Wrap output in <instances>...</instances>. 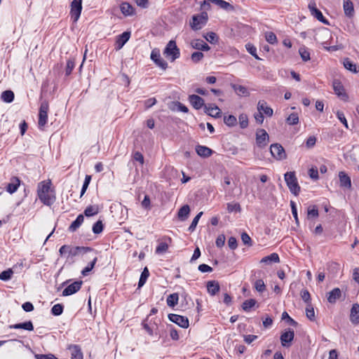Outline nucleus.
<instances>
[{
  "label": "nucleus",
  "instance_id": "obj_51",
  "mask_svg": "<svg viewBox=\"0 0 359 359\" xmlns=\"http://www.w3.org/2000/svg\"><path fill=\"white\" fill-rule=\"evenodd\" d=\"M202 215H203V212H200L194 218L191 225L189 227V231L193 232L196 229V226H197V224L198 223V221H199V219H200V218L201 217Z\"/></svg>",
  "mask_w": 359,
  "mask_h": 359
},
{
  "label": "nucleus",
  "instance_id": "obj_36",
  "mask_svg": "<svg viewBox=\"0 0 359 359\" xmlns=\"http://www.w3.org/2000/svg\"><path fill=\"white\" fill-rule=\"evenodd\" d=\"M319 216L318 210L316 205L309 206L307 210V219L311 220L313 218H317Z\"/></svg>",
  "mask_w": 359,
  "mask_h": 359
},
{
  "label": "nucleus",
  "instance_id": "obj_7",
  "mask_svg": "<svg viewBox=\"0 0 359 359\" xmlns=\"http://www.w3.org/2000/svg\"><path fill=\"white\" fill-rule=\"evenodd\" d=\"M70 15L74 22H76L82 11V0H73L71 3Z\"/></svg>",
  "mask_w": 359,
  "mask_h": 359
},
{
  "label": "nucleus",
  "instance_id": "obj_12",
  "mask_svg": "<svg viewBox=\"0 0 359 359\" xmlns=\"http://www.w3.org/2000/svg\"><path fill=\"white\" fill-rule=\"evenodd\" d=\"M168 318L171 322L176 323L181 327L187 328L189 325V320L187 317L175 313H170Z\"/></svg>",
  "mask_w": 359,
  "mask_h": 359
},
{
  "label": "nucleus",
  "instance_id": "obj_4",
  "mask_svg": "<svg viewBox=\"0 0 359 359\" xmlns=\"http://www.w3.org/2000/svg\"><path fill=\"white\" fill-rule=\"evenodd\" d=\"M208 22V13L202 12L201 14L194 15L192 17V20L190 22L191 28L197 31L203 27Z\"/></svg>",
  "mask_w": 359,
  "mask_h": 359
},
{
  "label": "nucleus",
  "instance_id": "obj_28",
  "mask_svg": "<svg viewBox=\"0 0 359 359\" xmlns=\"http://www.w3.org/2000/svg\"><path fill=\"white\" fill-rule=\"evenodd\" d=\"M343 8L346 16L352 17L353 15V4L351 0H343Z\"/></svg>",
  "mask_w": 359,
  "mask_h": 359
},
{
  "label": "nucleus",
  "instance_id": "obj_63",
  "mask_svg": "<svg viewBox=\"0 0 359 359\" xmlns=\"http://www.w3.org/2000/svg\"><path fill=\"white\" fill-rule=\"evenodd\" d=\"M34 358L36 359H58L54 355L49 354H35Z\"/></svg>",
  "mask_w": 359,
  "mask_h": 359
},
{
  "label": "nucleus",
  "instance_id": "obj_37",
  "mask_svg": "<svg viewBox=\"0 0 359 359\" xmlns=\"http://www.w3.org/2000/svg\"><path fill=\"white\" fill-rule=\"evenodd\" d=\"M1 97L5 102L10 103L14 100V93L11 90H5L1 93Z\"/></svg>",
  "mask_w": 359,
  "mask_h": 359
},
{
  "label": "nucleus",
  "instance_id": "obj_43",
  "mask_svg": "<svg viewBox=\"0 0 359 359\" xmlns=\"http://www.w3.org/2000/svg\"><path fill=\"white\" fill-rule=\"evenodd\" d=\"M224 122L226 126L233 127L236 125L237 119L236 116L233 115L225 116L224 118Z\"/></svg>",
  "mask_w": 359,
  "mask_h": 359
},
{
  "label": "nucleus",
  "instance_id": "obj_58",
  "mask_svg": "<svg viewBox=\"0 0 359 359\" xmlns=\"http://www.w3.org/2000/svg\"><path fill=\"white\" fill-rule=\"evenodd\" d=\"M204 57V55L203 53L197 51L194 52L191 55V59L194 63H197L200 62Z\"/></svg>",
  "mask_w": 359,
  "mask_h": 359
},
{
  "label": "nucleus",
  "instance_id": "obj_56",
  "mask_svg": "<svg viewBox=\"0 0 359 359\" xmlns=\"http://www.w3.org/2000/svg\"><path fill=\"white\" fill-rule=\"evenodd\" d=\"M103 231V224L102 221L98 220L93 226V232L95 234L100 233Z\"/></svg>",
  "mask_w": 359,
  "mask_h": 359
},
{
  "label": "nucleus",
  "instance_id": "obj_8",
  "mask_svg": "<svg viewBox=\"0 0 359 359\" xmlns=\"http://www.w3.org/2000/svg\"><path fill=\"white\" fill-rule=\"evenodd\" d=\"M269 142V136L264 129L259 128L256 131V144L258 147L264 148Z\"/></svg>",
  "mask_w": 359,
  "mask_h": 359
},
{
  "label": "nucleus",
  "instance_id": "obj_54",
  "mask_svg": "<svg viewBox=\"0 0 359 359\" xmlns=\"http://www.w3.org/2000/svg\"><path fill=\"white\" fill-rule=\"evenodd\" d=\"M299 53L304 61L306 62L310 60V53L305 47H301L299 49Z\"/></svg>",
  "mask_w": 359,
  "mask_h": 359
},
{
  "label": "nucleus",
  "instance_id": "obj_10",
  "mask_svg": "<svg viewBox=\"0 0 359 359\" xmlns=\"http://www.w3.org/2000/svg\"><path fill=\"white\" fill-rule=\"evenodd\" d=\"M92 249L88 247H70L67 258L71 259L72 262H74V257L83 255L87 252L91 251Z\"/></svg>",
  "mask_w": 359,
  "mask_h": 359
},
{
  "label": "nucleus",
  "instance_id": "obj_16",
  "mask_svg": "<svg viewBox=\"0 0 359 359\" xmlns=\"http://www.w3.org/2000/svg\"><path fill=\"white\" fill-rule=\"evenodd\" d=\"M257 110L262 114H265L269 117L273 116V111L272 108L267 105V103L264 100H259L257 103Z\"/></svg>",
  "mask_w": 359,
  "mask_h": 359
},
{
  "label": "nucleus",
  "instance_id": "obj_29",
  "mask_svg": "<svg viewBox=\"0 0 359 359\" xmlns=\"http://www.w3.org/2000/svg\"><path fill=\"white\" fill-rule=\"evenodd\" d=\"M11 329H24L28 331L34 330V326L32 321L29 320L22 323H17L10 325Z\"/></svg>",
  "mask_w": 359,
  "mask_h": 359
},
{
  "label": "nucleus",
  "instance_id": "obj_48",
  "mask_svg": "<svg viewBox=\"0 0 359 359\" xmlns=\"http://www.w3.org/2000/svg\"><path fill=\"white\" fill-rule=\"evenodd\" d=\"M256 304V301L253 299L245 300L242 305V308L245 311H249Z\"/></svg>",
  "mask_w": 359,
  "mask_h": 359
},
{
  "label": "nucleus",
  "instance_id": "obj_50",
  "mask_svg": "<svg viewBox=\"0 0 359 359\" xmlns=\"http://www.w3.org/2000/svg\"><path fill=\"white\" fill-rule=\"evenodd\" d=\"M75 67V62L74 59H69L67 62V67L65 69L66 76H69L72 74V70Z\"/></svg>",
  "mask_w": 359,
  "mask_h": 359
},
{
  "label": "nucleus",
  "instance_id": "obj_17",
  "mask_svg": "<svg viewBox=\"0 0 359 359\" xmlns=\"http://www.w3.org/2000/svg\"><path fill=\"white\" fill-rule=\"evenodd\" d=\"M339 178L340 187L346 189L351 188V177L344 171L339 172Z\"/></svg>",
  "mask_w": 359,
  "mask_h": 359
},
{
  "label": "nucleus",
  "instance_id": "obj_26",
  "mask_svg": "<svg viewBox=\"0 0 359 359\" xmlns=\"http://www.w3.org/2000/svg\"><path fill=\"white\" fill-rule=\"evenodd\" d=\"M219 283L215 280H210L207 283V290L211 296L215 295L219 291Z\"/></svg>",
  "mask_w": 359,
  "mask_h": 359
},
{
  "label": "nucleus",
  "instance_id": "obj_31",
  "mask_svg": "<svg viewBox=\"0 0 359 359\" xmlns=\"http://www.w3.org/2000/svg\"><path fill=\"white\" fill-rule=\"evenodd\" d=\"M208 1H210L212 4L218 6L219 8L225 11L233 10V6L224 0H208Z\"/></svg>",
  "mask_w": 359,
  "mask_h": 359
},
{
  "label": "nucleus",
  "instance_id": "obj_59",
  "mask_svg": "<svg viewBox=\"0 0 359 359\" xmlns=\"http://www.w3.org/2000/svg\"><path fill=\"white\" fill-rule=\"evenodd\" d=\"M300 295H301L302 299L306 303L307 305L309 304H311V295H310L309 292L307 290H302Z\"/></svg>",
  "mask_w": 359,
  "mask_h": 359
},
{
  "label": "nucleus",
  "instance_id": "obj_25",
  "mask_svg": "<svg viewBox=\"0 0 359 359\" xmlns=\"http://www.w3.org/2000/svg\"><path fill=\"white\" fill-rule=\"evenodd\" d=\"M121 13L125 16H131L135 15V8L128 2H123L120 6Z\"/></svg>",
  "mask_w": 359,
  "mask_h": 359
},
{
  "label": "nucleus",
  "instance_id": "obj_2",
  "mask_svg": "<svg viewBox=\"0 0 359 359\" xmlns=\"http://www.w3.org/2000/svg\"><path fill=\"white\" fill-rule=\"evenodd\" d=\"M285 181L292 194L298 196L300 192V187L294 172H287L284 175Z\"/></svg>",
  "mask_w": 359,
  "mask_h": 359
},
{
  "label": "nucleus",
  "instance_id": "obj_39",
  "mask_svg": "<svg viewBox=\"0 0 359 359\" xmlns=\"http://www.w3.org/2000/svg\"><path fill=\"white\" fill-rule=\"evenodd\" d=\"M344 67L349 70L350 72L353 73H357V66L355 63H353L352 61H351L348 58H346L344 60Z\"/></svg>",
  "mask_w": 359,
  "mask_h": 359
},
{
  "label": "nucleus",
  "instance_id": "obj_6",
  "mask_svg": "<svg viewBox=\"0 0 359 359\" xmlns=\"http://www.w3.org/2000/svg\"><path fill=\"white\" fill-rule=\"evenodd\" d=\"M270 152L272 156L278 161H282L287 158L285 149L280 144H272L270 147Z\"/></svg>",
  "mask_w": 359,
  "mask_h": 359
},
{
  "label": "nucleus",
  "instance_id": "obj_5",
  "mask_svg": "<svg viewBox=\"0 0 359 359\" xmlns=\"http://www.w3.org/2000/svg\"><path fill=\"white\" fill-rule=\"evenodd\" d=\"M49 106L46 101L41 102L39 112V127L42 128L47 123Z\"/></svg>",
  "mask_w": 359,
  "mask_h": 359
},
{
  "label": "nucleus",
  "instance_id": "obj_15",
  "mask_svg": "<svg viewBox=\"0 0 359 359\" xmlns=\"http://www.w3.org/2000/svg\"><path fill=\"white\" fill-rule=\"evenodd\" d=\"M82 283L83 282L79 280L70 284L62 291V295L69 296L76 293L81 289Z\"/></svg>",
  "mask_w": 359,
  "mask_h": 359
},
{
  "label": "nucleus",
  "instance_id": "obj_33",
  "mask_svg": "<svg viewBox=\"0 0 359 359\" xmlns=\"http://www.w3.org/2000/svg\"><path fill=\"white\" fill-rule=\"evenodd\" d=\"M83 220L84 217L83 215H78L76 219L69 226V231L72 232L76 231L83 222Z\"/></svg>",
  "mask_w": 359,
  "mask_h": 359
},
{
  "label": "nucleus",
  "instance_id": "obj_14",
  "mask_svg": "<svg viewBox=\"0 0 359 359\" xmlns=\"http://www.w3.org/2000/svg\"><path fill=\"white\" fill-rule=\"evenodd\" d=\"M309 8L311 15L314 16L318 20L324 23L325 25L329 24L328 21L324 18L322 12L316 8L315 3H310L309 4Z\"/></svg>",
  "mask_w": 359,
  "mask_h": 359
},
{
  "label": "nucleus",
  "instance_id": "obj_24",
  "mask_svg": "<svg viewBox=\"0 0 359 359\" xmlns=\"http://www.w3.org/2000/svg\"><path fill=\"white\" fill-rule=\"evenodd\" d=\"M191 46L199 50H209L210 47L208 43L201 39H195L191 42Z\"/></svg>",
  "mask_w": 359,
  "mask_h": 359
},
{
  "label": "nucleus",
  "instance_id": "obj_22",
  "mask_svg": "<svg viewBox=\"0 0 359 359\" xmlns=\"http://www.w3.org/2000/svg\"><path fill=\"white\" fill-rule=\"evenodd\" d=\"M189 100L194 108L200 109L204 105V100L198 95H191L189 96Z\"/></svg>",
  "mask_w": 359,
  "mask_h": 359
},
{
  "label": "nucleus",
  "instance_id": "obj_57",
  "mask_svg": "<svg viewBox=\"0 0 359 359\" xmlns=\"http://www.w3.org/2000/svg\"><path fill=\"white\" fill-rule=\"evenodd\" d=\"M13 275V271L11 269H8L2 271L0 273V280H8L11 278Z\"/></svg>",
  "mask_w": 359,
  "mask_h": 359
},
{
  "label": "nucleus",
  "instance_id": "obj_40",
  "mask_svg": "<svg viewBox=\"0 0 359 359\" xmlns=\"http://www.w3.org/2000/svg\"><path fill=\"white\" fill-rule=\"evenodd\" d=\"M99 212L97 205H90L88 206L84 210V215L86 217H91L97 215Z\"/></svg>",
  "mask_w": 359,
  "mask_h": 359
},
{
  "label": "nucleus",
  "instance_id": "obj_60",
  "mask_svg": "<svg viewBox=\"0 0 359 359\" xmlns=\"http://www.w3.org/2000/svg\"><path fill=\"white\" fill-rule=\"evenodd\" d=\"M338 119L344 124V126L348 128V125L346 121V118L344 116V114L342 111H338L336 114Z\"/></svg>",
  "mask_w": 359,
  "mask_h": 359
},
{
  "label": "nucleus",
  "instance_id": "obj_18",
  "mask_svg": "<svg viewBox=\"0 0 359 359\" xmlns=\"http://www.w3.org/2000/svg\"><path fill=\"white\" fill-rule=\"evenodd\" d=\"M130 36V32H124L121 34L118 35L116 41V49L120 50L123 48L125 43L129 40Z\"/></svg>",
  "mask_w": 359,
  "mask_h": 359
},
{
  "label": "nucleus",
  "instance_id": "obj_41",
  "mask_svg": "<svg viewBox=\"0 0 359 359\" xmlns=\"http://www.w3.org/2000/svg\"><path fill=\"white\" fill-rule=\"evenodd\" d=\"M97 258L95 257L93 260L88 264L87 266H86L81 271V274L83 276H86L88 275V273L92 271V269L94 268L96 262H97Z\"/></svg>",
  "mask_w": 359,
  "mask_h": 359
},
{
  "label": "nucleus",
  "instance_id": "obj_11",
  "mask_svg": "<svg viewBox=\"0 0 359 359\" xmlns=\"http://www.w3.org/2000/svg\"><path fill=\"white\" fill-rule=\"evenodd\" d=\"M151 59L154 63L163 70L168 67V63L161 57L160 50L157 48L152 50L151 53Z\"/></svg>",
  "mask_w": 359,
  "mask_h": 359
},
{
  "label": "nucleus",
  "instance_id": "obj_62",
  "mask_svg": "<svg viewBox=\"0 0 359 359\" xmlns=\"http://www.w3.org/2000/svg\"><path fill=\"white\" fill-rule=\"evenodd\" d=\"M168 248V245L165 243H161L156 249V253L161 254L165 252Z\"/></svg>",
  "mask_w": 359,
  "mask_h": 359
},
{
  "label": "nucleus",
  "instance_id": "obj_55",
  "mask_svg": "<svg viewBox=\"0 0 359 359\" xmlns=\"http://www.w3.org/2000/svg\"><path fill=\"white\" fill-rule=\"evenodd\" d=\"M63 312V306L60 304H55L51 309V313L54 316H60Z\"/></svg>",
  "mask_w": 359,
  "mask_h": 359
},
{
  "label": "nucleus",
  "instance_id": "obj_21",
  "mask_svg": "<svg viewBox=\"0 0 359 359\" xmlns=\"http://www.w3.org/2000/svg\"><path fill=\"white\" fill-rule=\"evenodd\" d=\"M68 349L71 353V359H83V355L81 348L79 345L72 344L69 346Z\"/></svg>",
  "mask_w": 359,
  "mask_h": 359
},
{
  "label": "nucleus",
  "instance_id": "obj_19",
  "mask_svg": "<svg viewBox=\"0 0 359 359\" xmlns=\"http://www.w3.org/2000/svg\"><path fill=\"white\" fill-rule=\"evenodd\" d=\"M341 297V291L339 287H335L327 294V299L330 304H335L337 300Z\"/></svg>",
  "mask_w": 359,
  "mask_h": 359
},
{
  "label": "nucleus",
  "instance_id": "obj_44",
  "mask_svg": "<svg viewBox=\"0 0 359 359\" xmlns=\"http://www.w3.org/2000/svg\"><path fill=\"white\" fill-rule=\"evenodd\" d=\"M286 122L287 124L291 125V126L297 125L299 123L298 114L297 113H292L286 118Z\"/></svg>",
  "mask_w": 359,
  "mask_h": 359
},
{
  "label": "nucleus",
  "instance_id": "obj_13",
  "mask_svg": "<svg viewBox=\"0 0 359 359\" xmlns=\"http://www.w3.org/2000/svg\"><path fill=\"white\" fill-rule=\"evenodd\" d=\"M332 86L335 94L338 97H339L343 100H347L348 95L345 93V90L342 83L339 80H334L332 83Z\"/></svg>",
  "mask_w": 359,
  "mask_h": 359
},
{
  "label": "nucleus",
  "instance_id": "obj_20",
  "mask_svg": "<svg viewBox=\"0 0 359 359\" xmlns=\"http://www.w3.org/2000/svg\"><path fill=\"white\" fill-rule=\"evenodd\" d=\"M205 112L208 114V115L214 117V118H219L221 116V110L219 108L215 105V104H208L205 105Z\"/></svg>",
  "mask_w": 359,
  "mask_h": 359
},
{
  "label": "nucleus",
  "instance_id": "obj_9",
  "mask_svg": "<svg viewBox=\"0 0 359 359\" xmlns=\"http://www.w3.org/2000/svg\"><path fill=\"white\" fill-rule=\"evenodd\" d=\"M294 332L292 329L287 328L285 330L280 337L281 345L283 347H290L294 340Z\"/></svg>",
  "mask_w": 359,
  "mask_h": 359
},
{
  "label": "nucleus",
  "instance_id": "obj_1",
  "mask_svg": "<svg viewBox=\"0 0 359 359\" xmlns=\"http://www.w3.org/2000/svg\"><path fill=\"white\" fill-rule=\"evenodd\" d=\"M51 182L42 181L38 184L37 194L39 200L46 205L50 206L55 201L54 191L50 189Z\"/></svg>",
  "mask_w": 359,
  "mask_h": 359
},
{
  "label": "nucleus",
  "instance_id": "obj_27",
  "mask_svg": "<svg viewBox=\"0 0 359 359\" xmlns=\"http://www.w3.org/2000/svg\"><path fill=\"white\" fill-rule=\"evenodd\" d=\"M196 151L197 154L201 157H209L212 154L211 149L202 145H198L196 147Z\"/></svg>",
  "mask_w": 359,
  "mask_h": 359
},
{
  "label": "nucleus",
  "instance_id": "obj_52",
  "mask_svg": "<svg viewBox=\"0 0 359 359\" xmlns=\"http://www.w3.org/2000/svg\"><path fill=\"white\" fill-rule=\"evenodd\" d=\"M254 287L259 292H263L266 289L264 282L262 279H258L255 282Z\"/></svg>",
  "mask_w": 359,
  "mask_h": 359
},
{
  "label": "nucleus",
  "instance_id": "obj_64",
  "mask_svg": "<svg viewBox=\"0 0 359 359\" xmlns=\"http://www.w3.org/2000/svg\"><path fill=\"white\" fill-rule=\"evenodd\" d=\"M228 245L230 249L235 250L238 247L237 240L235 237H230L228 241Z\"/></svg>",
  "mask_w": 359,
  "mask_h": 359
},
{
  "label": "nucleus",
  "instance_id": "obj_61",
  "mask_svg": "<svg viewBox=\"0 0 359 359\" xmlns=\"http://www.w3.org/2000/svg\"><path fill=\"white\" fill-rule=\"evenodd\" d=\"M90 180H91V177L90 175L86 176L85 180H84V182H83V187L81 189V196H82L85 194V192L90 184Z\"/></svg>",
  "mask_w": 359,
  "mask_h": 359
},
{
  "label": "nucleus",
  "instance_id": "obj_53",
  "mask_svg": "<svg viewBox=\"0 0 359 359\" xmlns=\"http://www.w3.org/2000/svg\"><path fill=\"white\" fill-rule=\"evenodd\" d=\"M265 39L271 44H276L278 41L276 34L272 32H266L265 34Z\"/></svg>",
  "mask_w": 359,
  "mask_h": 359
},
{
  "label": "nucleus",
  "instance_id": "obj_45",
  "mask_svg": "<svg viewBox=\"0 0 359 359\" xmlns=\"http://www.w3.org/2000/svg\"><path fill=\"white\" fill-rule=\"evenodd\" d=\"M240 127L243 129L246 128L248 126V117L245 114H241L238 116Z\"/></svg>",
  "mask_w": 359,
  "mask_h": 359
},
{
  "label": "nucleus",
  "instance_id": "obj_46",
  "mask_svg": "<svg viewBox=\"0 0 359 359\" xmlns=\"http://www.w3.org/2000/svg\"><path fill=\"white\" fill-rule=\"evenodd\" d=\"M306 317L311 321L315 320V311L311 304H309L306 305Z\"/></svg>",
  "mask_w": 359,
  "mask_h": 359
},
{
  "label": "nucleus",
  "instance_id": "obj_30",
  "mask_svg": "<svg viewBox=\"0 0 359 359\" xmlns=\"http://www.w3.org/2000/svg\"><path fill=\"white\" fill-rule=\"evenodd\" d=\"M20 186V180L18 177L11 179V182L8 184L6 191L10 194L15 193Z\"/></svg>",
  "mask_w": 359,
  "mask_h": 359
},
{
  "label": "nucleus",
  "instance_id": "obj_49",
  "mask_svg": "<svg viewBox=\"0 0 359 359\" xmlns=\"http://www.w3.org/2000/svg\"><path fill=\"white\" fill-rule=\"evenodd\" d=\"M245 48H246V49H247L248 52L250 55H252L255 59H257V60H261V59L259 57V56L257 55V48H256V47H255L254 45H252V44H251V43H247V44L245 45Z\"/></svg>",
  "mask_w": 359,
  "mask_h": 359
},
{
  "label": "nucleus",
  "instance_id": "obj_3",
  "mask_svg": "<svg viewBox=\"0 0 359 359\" xmlns=\"http://www.w3.org/2000/svg\"><path fill=\"white\" fill-rule=\"evenodd\" d=\"M163 55L166 57L170 58L171 62H174L176 59L180 57V51L175 41L171 40L168 43L163 50Z\"/></svg>",
  "mask_w": 359,
  "mask_h": 359
},
{
  "label": "nucleus",
  "instance_id": "obj_32",
  "mask_svg": "<svg viewBox=\"0 0 359 359\" xmlns=\"http://www.w3.org/2000/svg\"><path fill=\"white\" fill-rule=\"evenodd\" d=\"M190 208L188 205H184L178 211V218L181 221H185L189 215Z\"/></svg>",
  "mask_w": 359,
  "mask_h": 359
},
{
  "label": "nucleus",
  "instance_id": "obj_23",
  "mask_svg": "<svg viewBox=\"0 0 359 359\" xmlns=\"http://www.w3.org/2000/svg\"><path fill=\"white\" fill-rule=\"evenodd\" d=\"M350 321L353 325L359 323V304H353L350 313Z\"/></svg>",
  "mask_w": 359,
  "mask_h": 359
},
{
  "label": "nucleus",
  "instance_id": "obj_35",
  "mask_svg": "<svg viewBox=\"0 0 359 359\" xmlns=\"http://www.w3.org/2000/svg\"><path fill=\"white\" fill-rule=\"evenodd\" d=\"M231 87L235 90V92L240 96H248L250 94L247 88H245L243 86L233 84Z\"/></svg>",
  "mask_w": 359,
  "mask_h": 359
},
{
  "label": "nucleus",
  "instance_id": "obj_47",
  "mask_svg": "<svg viewBox=\"0 0 359 359\" xmlns=\"http://www.w3.org/2000/svg\"><path fill=\"white\" fill-rule=\"evenodd\" d=\"M227 210L229 212H240L241 211V205L238 203H227Z\"/></svg>",
  "mask_w": 359,
  "mask_h": 359
},
{
  "label": "nucleus",
  "instance_id": "obj_34",
  "mask_svg": "<svg viewBox=\"0 0 359 359\" xmlns=\"http://www.w3.org/2000/svg\"><path fill=\"white\" fill-rule=\"evenodd\" d=\"M280 262L279 256L277 253L273 252L269 256H266L261 259V263L269 264L271 262L278 263Z\"/></svg>",
  "mask_w": 359,
  "mask_h": 359
},
{
  "label": "nucleus",
  "instance_id": "obj_42",
  "mask_svg": "<svg viewBox=\"0 0 359 359\" xmlns=\"http://www.w3.org/2000/svg\"><path fill=\"white\" fill-rule=\"evenodd\" d=\"M149 276V270H148L147 267H145L141 273V276H140V280L138 282V287H141L145 284Z\"/></svg>",
  "mask_w": 359,
  "mask_h": 359
},
{
  "label": "nucleus",
  "instance_id": "obj_38",
  "mask_svg": "<svg viewBox=\"0 0 359 359\" xmlns=\"http://www.w3.org/2000/svg\"><path fill=\"white\" fill-rule=\"evenodd\" d=\"M179 296L177 293L171 294L167 298V304L170 307H174L177 304Z\"/></svg>",
  "mask_w": 359,
  "mask_h": 359
}]
</instances>
